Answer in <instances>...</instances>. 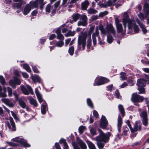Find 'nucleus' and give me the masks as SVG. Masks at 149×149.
Segmentation results:
<instances>
[{
	"mask_svg": "<svg viewBox=\"0 0 149 149\" xmlns=\"http://www.w3.org/2000/svg\"><path fill=\"white\" fill-rule=\"evenodd\" d=\"M115 22L117 32L118 33H125L126 32V28L127 25L129 30H132L133 29L135 33H138L139 31V28L138 26L136 24L135 21L130 19L127 12L124 13L122 20L124 26V28H123L122 24L120 23L118 18H115Z\"/></svg>",
	"mask_w": 149,
	"mask_h": 149,
	"instance_id": "f257e3e1",
	"label": "nucleus"
},
{
	"mask_svg": "<svg viewBox=\"0 0 149 149\" xmlns=\"http://www.w3.org/2000/svg\"><path fill=\"white\" fill-rule=\"evenodd\" d=\"M44 0H36L31 1L29 4H27L24 7L22 12L24 15H27L30 11L31 7L37 8L39 6L41 10H42L44 5L45 4L43 2Z\"/></svg>",
	"mask_w": 149,
	"mask_h": 149,
	"instance_id": "f03ea898",
	"label": "nucleus"
},
{
	"mask_svg": "<svg viewBox=\"0 0 149 149\" xmlns=\"http://www.w3.org/2000/svg\"><path fill=\"white\" fill-rule=\"evenodd\" d=\"M98 131L99 133V135L96 137V140L102 141L104 143L108 142L111 136L110 133L108 132L104 133L100 129H98Z\"/></svg>",
	"mask_w": 149,
	"mask_h": 149,
	"instance_id": "7ed1b4c3",
	"label": "nucleus"
},
{
	"mask_svg": "<svg viewBox=\"0 0 149 149\" xmlns=\"http://www.w3.org/2000/svg\"><path fill=\"white\" fill-rule=\"evenodd\" d=\"M35 93L39 102L40 103L42 102H43L41 106V111L42 114H45L46 110L47 109V104L45 101L42 99V95L37 88H36L35 89Z\"/></svg>",
	"mask_w": 149,
	"mask_h": 149,
	"instance_id": "20e7f679",
	"label": "nucleus"
},
{
	"mask_svg": "<svg viewBox=\"0 0 149 149\" xmlns=\"http://www.w3.org/2000/svg\"><path fill=\"white\" fill-rule=\"evenodd\" d=\"M146 82H147L148 84H149V80H145L143 79H138L137 80V85L139 87L138 89L139 91V94L145 93V90L143 87L145 86Z\"/></svg>",
	"mask_w": 149,
	"mask_h": 149,
	"instance_id": "39448f33",
	"label": "nucleus"
},
{
	"mask_svg": "<svg viewBox=\"0 0 149 149\" xmlns=\"http://www.w3.org/2000/svg\"><path fill=\"white\" fill-rule=\"evenodd\" d=\"M86 34H83L79 36L78 41V49H81V45L82 46V49H84L86 45Z\"/></svg>",
	"mask_w": 149,
	"mask_h": 149,
	"instance_id": "423d86ee",
	"label": "nucleus"
},
{
	"mask_svg": "<svg viewBox=\"0 0 149 149\" xmlns=\"http://www.w3.org/2000/svg\"><path fill=\"white\" fill-rule=\"evenodd\" d=\"M109 81V80L104 77H97L95 80V82L93 85L95 86H99L104 84V83L107 82Z\"/></svg>",
	"mask_w": 149,
	"mask_h": 149,
	"instance_id": "0eeeda50",
	"label": "nucleus"
},
{
	"mask_svg": "<svg viewBox=\"0 0 149 149\" xmlns=\"http://www.w3.org/2000/svg\"><path fill=\"white\" fill-rule=\"evenodd\" d=\"M143 10L147 15H144L141 13L138 15L139 18L142 20L146 18L148 15H149V5L147 3H145L144 5Z\"/></svg>",
	"mask_w": 149,
	"mask_h": 149,
	"instance_id": "6e6552de",
	"label": "nucleus"
},
{
	"mask_svg": "<svg viewBox=\"0 0 149 149\" xmlns=\"http://www.w3.org/2000/svg\"><path fill=\"white\" fill-rule=\"evenodd\" d=\"M144 98L142 96L138 95L137 93H134L132 96L131 100L134 103L142 102Z\"/></svg>",
	"mask_w": 149,
	"mask_h": 149,
	"instance_id": "1a4fd4ad",
	"label": "nucleus"
},
{
	"mask_svg": "<svg viewBox=\"0 0 149 149\" xmlns=\"http://www.w3.org/2000/svg\"><path fill=\"white\" fill-rule=\"evenodd\" d=\"M12 141L15 142H18L23 145L25 147H29L30 145L26 143V141L24 139L19 137H17L12 139Z\"/></svg>",
	"mask_w": 149,
	"mask_h": 149,
	"instance_id": "9d476101",
	"label": "nucleus"
},
{
	"mask_svg": "<svg viewBox=\"0 0 149 149\" xmlns=\"http://www.w3.org/2000/svg\"><path fill=\"white\" fill-rule=\"evenodd\" d=\"M77 24L78 26H86L87 24V17L86 16L84 15H82Z\"/></svg>",
	"mask_w": 149,
	"mask_h": 149,
	"instance_id": "9b49d317",
	"label": "nucleus"
},
{
	"mask_svg": "<svg viewBox=\"0 0 149 149\" xmlns=\"http://www.w3.org/2000/svg\"><path fill=\"white\" fill-rule=\"evenodd\" d=\"M108 124V122L106 117L102 115L100 120V126L103 129H105L107 126Z\"/></svg>",
	"mask_w": 149,
	"mask_h": 149,
	"instance_id": "f8f14e48",
	"label": "nucleus"
},
{
	"mask_svg": "<svg viewBox=\"0 0 149 149\" xmlns=\"http://www.w3.org/2000/svg\"><path fill=\"white\" fill-rule=\"evenodd\" d=\"M141 127L139 124L137 122H135L133 128L132 127L130 129L131 133H134L138 131H141Z\"/></svg>",
	"mask_w": 149,
	"mask_h": 149,
	"instance_id": "ddd939ff",
	"label": "nucleus"
},
{
	"mask_svg": "<svg viewBox=\"0 0 149 149\" xmlns=\"http://www.w3.org/2000/svg\"><path fill=\"white\" fill-rule=\"evenodd\" d=\"M10 121L11 126L10 125L9 123H7V126L8 127L10 131H15L16 129L15 126V124L12 118L11 117L10 118Z\"/></svg>",
	"mask_w": 149,
	"mask_h": 149,
	"instance_id": "4468645a",
	"label": "nucleus"
},
{
	"mask_svg": "<svg viewBox=\"0 0 149 149\" xmlns=\"http://www.w3.org/2000/svg\"><path fill=\"white\" fill-rule=\"evenodd\" d=\"M99 34L98 27V26H97L96 27L95 31L93 33L92 36L93 42L95 45L96 44L97 42L96 37L98 36Z\"/></svg>",
	"mask_w": 149,
	"mask_h": 149,
	"instance_id": "2eb2a0df",
	"label": "nucleus"
},
{
	"mask_svg": "<svg viewBox=\"0 0 149 149\" xmlns=\"http://www.w3.org/2000/svg\"><path fill=\"white\" fill-rule=\"evenodd\" d=\"M107 30L108 33H112L114 35H115L116 33L115 30L111 24H110L107 26Z\"/></svg>",
	"mask_w": 149,
	"mask_h": 149,
	"instance_id": "dca6fc26",
	"label": "nucleus"
},
{
	"mask_svg": "<svg viewBox=\"0 0 149 149\" xmlns=\"http://www.w3.org/2000/svg\"><path fill=\"white\" fill-rule=\"evenodd\" d=\"M56 33L57 34V38L61 40H63L64 38L63 35L61 33V30L60 28L58 29L56 31Z\"/></svg>",
	"mask_w": 149,
	"mask_h": 149,
	"instance_id": "f3484780",
	"label": "nucleus"
},
{
	"mask_svg": "<svg viewBox=\"0 0 149 149\" xmlns=\"http://www.w3.org/2000/svg\"><path fill=\"white\" fill-rule=\"evenodd\" d=\"M28 100L29 101L30 103L34 106L35 107H37L38 104L36 100L33 99L31 97L28 96L27 97Z\"/></svg>",
	"mask_w": 149,
	"mask_h": 149,
	"instance_id": "a211bd4d",
	"label": "nucleus"
},
{
	"mask_svg": "<svg viewBox=\"0 0 149 149\" xmlns=\"http://www.w3.org/2000/svg\"><path fill=\"white\" fill-rule=\"evenodd\" d=\"M1 101L8 106L10 107H13L14 106L13 104L10 101V100L7 99L2 98Z\"/></svg>",
	"mask_w": 149,
	"mask_h": 149,
	"instance_id": "6ab92c4d",
	"label": "nucleus"
},
{
	"mask_svg": "<svg viewBox=\"0 0 149 149\" xmlns=\"http://www.w3.org/2000/svg\"><path fill=\"white\" fill-rule=\"evenodd\" d=\"M24 97H22L20 98L18 100L19 105L23 108L26 107V104L24 102Z\"/></svg>",
	"mask_w": 149,
	"mask_h": 149,
	"instance_id": "aec40b11",
	"label": "nucleus"
},
{
	"mask_svg": "<svg viewBox=\"0 0 149 149\" xmlns=\"http://www.w3.org/2000/svg\"><path fill=\"white\" fill-rule=\"evenodd\" d=\"M31 77L32 80L34 82H40L41 81V79L40 78L36 75H31Z\"/></svg>",
	"mask_w": 149,
	"mask_h": 149,
	"instance_id": "412c9836",
	"label": "nucleus"
},
{
	"mask_svg": "<svg viewBox=\"0 0 149 149\" xmlns=\"http://www.w3.org/2000/svg\"><path fill=\"white\" fill-rule=\"evenodd\" d=\"M136 22L138 23L140 27L141 28L142 31L144 33H146L147 32V30L146 29L144 25L142 23H140V21L139 19H136Z\"/></svg>",
	"mask_w": 149,
	"mask_h": 149,
	"instance_id": "4be33fe9",
	"label": "nucleus"
},
{
	"mask_svg": "<svg viewBox=\"0 0 149 149\" xmlns=\"http://www.w3.org/2000/svg\"><path fill=\"white\" fill-rule=\"evenodd\" d=\"M78 144L81 149H86L87 146L85 143L81 140L78 141Z\"/></svg>",
	"mask_w": 149,
	"mask_h": 149,
	"instance_id": "5701e85b",
	"label": "nucleus"
},
{
	"mask_svg": "<svg viewBox=\"0 0 149 149\" xmlns=\"http://www.w3.org/2000/svg\"><path fill=\"white\" fill-rule=\"evenodd\" d=\"M98 27L102 34H106L108 33L107 30H106L103 27L102 25H100Z\"/></svg>",
	"mask_w": 149,
	"mask_h": 149,
	"instance_id": "b1692460",
	"label": "nucleus"
},
{
	"mask_svg": "<svg viewBox=\"0 0 149 149\" xmlns=\"http://www.w3.org/2000/svg\"><path fill=\"white\" fill-rule=\"evenodd\" d=\"M89 5V3L87 1H85L82 3V4L81 8L83 10H86L88 6Z\"/></svg>",
	"mask_w": 149,
	"mask_h": 149,
	"instance_id": "393cba45",
	"label": "nucleus"
},
{
	"mask_svg": "<svg viewBox=\"0 0 149 149\" xmlns=\"http://www.w3.org/2000/svg\"><path fill=\"white\" fill-rule=\"evenodd\" d=\"M118 109L123 117L125 115V111L123 105L121 104H119L118 106Z\"/></svg>",
	"mask_w": 149,
	"mask_h": 149,
	"instance_id": "a878e982",
	"label": "nucleus"
},
{
	"mask_svg": "<svg viewBox=\"0 0 149 149\" xmlns=\"http://www.w3.org/2000/svg\"><path fill=\"white\" fill-rule=\"evenodd\" d=\"M140 116L143 118H148L147 112L146 111H143L140 113Z\"/></svg>",
	"mask_w": 149,
	"mask_h": 149,
	"instance_id": "bb28decb",
	"label": "nucleus"
},
{
	"mask_svg": "<svg viewBox=\"0 0 149 149\" xmlns=\"http://www.w3.org/2000/svg\"><path fill=\"white\" fill-rule=\"evenodd\" d=\"M80 15L78 14H74L72 15L73 20L71 23H72L73 21L76 22L79 19Z\"/></svg>",
	"mask_w": 149,
	"mask_h": 149,
	"instance_id": "cd10ccee",
	"label": "nucleus"
},
{
	"mask_svg": "<svg viewBox=\"0 0 149 149\" xmlns=\"http://www.w3.org/2000/svg\"><path fill=\"white\" fill-rule=\"evenodd\" d=\"M97 141V144L100 149H102L104 146V144L102 143V141Z\"/></svg>",
	"mask_w": 149,
	"mask_h": 149,
	"instance_id": "c85d7f7f",
	"label": "nucleus"
},
{
	"mask_svg": "<svg viewBox=\"0 0 149 149\" xmlns=\"http://www.w3.org/2000/svg\"><path fill=\"white\" fill-rule=\"evenodd\" d=\"M87 143L90 149H96L94 145L91 141H88Z\"/></svg>",
	"mask_w": 149,
	"mask_h": 149,
	"instance_id": "c756f323",
	"label": "nucleus"
},
{
	"mask_svg": "<svg viewBox=\"0 0 149 149\" xmlns=\"http://www.w3.org/2000/svg\"><path fill=\"white\" fill-rule=\"evenodd\" d=\"M20 88L21 90L24 94L28 95L29 94V91L27 90L23 85H21Z\"/></svg>",
	"mask_w": 149,
	"mask_h": 149,
	"instance_id": "7c9ffc66",
	"label": "nucleus"
},
{
	"mask_svg": "<svg viewBox=\"0 0 149 149\" xmlns=\"http://www.w3.org/2000/svg\"><path fill=\"white\" fill-rule=\"evenodd\" d=\"M87 11L88 13L89 14H94L97 12V11L95 9L91 8L88 9Z\"/></svg>",
	"mask_w": 149,
	"mask_h": 149,
	"instance_id": "2f4dec72",
	"label": "nucleus"
},
{
	"mask_svg": "<svg viewBox=\"0 0 149 149\" xmlns=\"http://www.w3.org/2000/svg\"><path fill=\"white\" fill-rule=\"evenodd\" d=\"M22 6L21 3H16L14 4L13 7L15 9H20Z\"/></svg>",
	"mask_w": 149,
	"mask_h": 149,
	"instance_id": "473e14b6",
	"label": "nucleus"
},
{
	"mask_svg": "<svg viewBox=\"0 0 149 149\" xmlns=\"http://www.w3.org/2000/svg\"><path fill=\"white\" fill-rule=\"evenodd\" d=\"M87 104L88 105L92 108H93V106L92 102L91 100L89 98H88L87 100Z\"/></svg>",
	"mask_w": 149,
	"mask_h": 149,
	"instance_id": "72a5a7b5",
	"label": "nucleus"
},
{
	"mask_svg": "<svg viewBox=\"0 0 149 149\" xmlns=\"http://www.w3.org/2000/svg\"><path fill=\"white\" fill-rule=\"evenodd\" d=\"M23 68L28 72H30L31 70L29 65L26 64H24L23 65Z\"/></svg>",
	"mask_w": 149,
	"mask_h": 149,
	"instance_id": "f704fd0d",
	"label": "nucleus"
},
{
	"mask_svg": "<svg viewBox=\"0 0 149 149\" xmlns=\"http://www.w3.org/2000/svg\"><path fill=\"white\" fill-rule=\"evenodd\" d=\"M75 33V32L74 31H68V33L66 34L65 36L66 37L73 36L74 35Z\"/></svg>",
	"mask_w": 149,
	"mask_h": 149,
	"instance_id": "c9c22d12",
	"label": "nucleus"
},
{
	"mask_svg": "<svg viewBox=\"0 0 149 149\" xmlns=\"http://www.w3.org/2000/svg\"><path fill=\"white\" fill-rule=\"evenodd\" d=\"M113 38L111 35H109L107 36V41L109 43H111L113 41Z\"/></svg>",
	"mask_w": 149,
	"mask_h": 149,
	"instance_id": "e433bc0d",
	"label": "nucleus"
},
{
	"mask_svg": "<svg viewBox=\"0 0 149 149\" xmlns=\"http://www.w3.org/2000/svg\"><path fill=\"white\" fill-rule=\"evenodd\" d=\"M74 51V47L73 46L70 47L68 50V52L71 55H73Z\"/></svg>",
	"mask_w": 149,
	"mask_h": 149,
	"instance_id": "4c0bfd02",
	"label": "nucleus"
},
{
	"mask_svg": "<svg viewBox=\"0 0 149 149\" xmlns=\"http://www.w3.org/2000/svg\"><path fill=\"white\" fill-rule=\"evenodd\" d=\"M120 77L123 80H125L127 79V77H126V73L124 72H121L120 73Z\"/></svg>",
	"mask_w": 149,
	"mask_h": 149,
	"instance_id": "58836bf2",
	"label": "nucleus"
},
{
	"mask_svg": "<svg viewBox=\"0 0 149 149\" xmlns=\"http://www.w3.org/2000/svg\"><path fill=\"white\" fill-rule=\"evenodd\" d=\"M108 13V12L107 11H104L103 12H100L99 14V16L100 17H102L106 15H107Z\"/></svg>",
	"mask_w": 149,
	"mask_h": 149,
	"instance_id": "ea45409f",
	"label": "nucleus"
},
{
	"mask_svg": "<svg viewBox=\"0 0 149 149\" xmlns=\"http://www.w3.org/2000/svg\"><path fill=\"white\" fill-rule=\"evenodd\" d=\"M118 126H121L123 122L122 119L120 115L118 117Z\"/></svg>",
	"mask_w": 149,
	"mask_h": 149,
	"instance_id": "a19ab883",
	"label": "nucleus"
},
{
	"mask_svg": "<svg viewBox=\"0 0 149 149\" xmlns=\"http://www.w3.org/2000/svg\"><path fill=\"white\" fill-rule=\"evenodd\" d=\"M112 4L113 3L112 1L110 0H108L107 1L106 3L104 4L105 6H104V7H106L107 6H111Z\"/></svg>",
	"mask_w": 149,
	"mask_h": 149,
	"instance_id": "79ce46f5",
	"label": "nucleus"
},
{
	"mask_svg": "<svg viewBox=\"0 0 149 149\" xmlns=\"http://www.w3.org/2000/svg\"><path fill=\"white\" fill-rule=\"evenodd\" d=\"M64 45V42L62 41H60L57 42L56 44L57 46L61 47Z\"/></svg>",
	"mask_w": 149,
	"mask_h": 149,
	"instance_id": "37998d69",
	"label": "nucleus"
},
{
	"mask_svg": "<svg viewBox=\"0 0 149 149\" xmlns=\"http://www.w3.org/2000/svg\"><path fill=\"white\" fill-rule=\"evenodd\" d=\"M90 132L93 136L95 135L96 134V130L94 128H92L90 130Z\"/></svg>",
	"mask_w": 149,
	"mask_h": 149,
	"instance_id": "c03bdc74",
	"label": "nucleus"
},
{
	"mask_svg": "<svg viewBox=\"0 0 149 149\" xmlns=\"http://www.w3.org/2000/svg\"><path fill=\"white\" fill-rule=\"evenodd\" d=\"M85 129V127L83 126H80L79 128V133L81 134L82 133Z\"/></svg>",
	"mask_w": 149,
	"mask_h": 149,
	"instance_id": "a18cd8bd",
	"label": "nucleus"
},
{
	"mask_svg": "<svg viewBox=\"0 0 149 149\" xmlns=\"http://www.w3.org/2000/svg\"><path fill=\"white\" fill-rule=\"evenodd\" d=\"M142 120L143 125L145 126H147L148 124V118H143Z\"/></svg>",
	"mask_w": 149,
	"mask_h": 149,
	"instance_id": "49530a36",
	"label": "nucleus"
},
{
	"mask_svg": "<svg viewBox=\"0 0 149 149\" xmlns=\"http://www.w3.org/2000/svg\"><path fill=\"white\" fill-rule=\"evenodd\" d=\"M9 84L13 88H15L16 85L15 82L13 80H10L9 81Z\"/></svg>",
	"mask_w": 149,
	"mask_h": 149,
	"instance_id": "de8ad7c7",
	"label": "nucleus"
},
{
	"mask_svg": "<svg viewBox=\"0 0 149 149\" xmlns=\"http://www.w3.org/2000/svg\"><path fill=\"white\" fill-rule=\"evenodd\" d=\"M0 81L2 85H3L5 84V79L2 76H0Z\"/></svg>",
	"mask_w": 149,
	"mask_h": 149,
	"instance_id": "09e8293b",
	"label": "nucleus"
},
{
	"mask_svg": "<svg viewBox=\"0 0 149 149\" xmlns=\"http://www.w3.org/2000/svg\"><path fill=\"white\" fill-rule=\"evenodd\" d=\"M60 142L61 143H63L64 146H65L68 145L67 143L63 139H61L60 141Z\"/></svg>",
	"mask_w": 149,
	"mask_h": 149,
	"instance_id": "8fccbe9b",
	"label": "nucleus"
},
{
	"mask_svg": "<svg viewBox=\"0 0 149 149\" xmlns=\"http://www.w3.org/2000/svg\"><path fill=\"white\" fill-rule=\"evenodd\" d=\"M7 90L9 96H11L12 94V89L9 87L7 88Z\"/></svg>",
	"mask_w": 149,
	"mask_h": 149,
	"instance_id": "3c124183",
	"label": "nucleus"
},
{
	"mask_svg": "<svg viewBox=\"0 0 149 149\" xmlns=\"http://www.w3.org/2000/svg\"><path fill=\"white\" fill-rule=\"evenodd\" d=\"M51 9V5L49 4H48L46 7V12L49 13L50 12Z\"/></svg>",
	"mask_w": 149,
	"mask_h": 149,
	"instance_id": "603ef678",
	"label": "nucleus"
},
{
	"mask_svg": "<svg viewBox=\"0 0 149 149\" xmlns=\"http://www.w3.org/2000/svg\"><path fill=\"white\" fill-rule=\"evenodd\" d=\"M93 114L94 116L96 118H97L99 117V115L97 112L95 110L93 111Z\"/></svg>",
	"mask_w": 149,
	"mask_h": 149,
	"instance_id": "864d4df0",
	"label": "nucleus"
},
{
	"mask_svg": "<svg viewBox=\"0 0 149 149\" xmlns=\"http://www.w3.org/2000/svg\"><path fill=\"white\" fill-rule=\"evenodd\" d=\"M11 112L12 113V115L13 116V117H14V119H15L17 120L18 119V117L16 114H15L14 112L12 111H11Z\"/></svg>",
	"mask_w": 149,
	"mask_h": 149,
	"instance_id": "5fc2aeb1",
	"label": "nucleus"
},
{
	"mask_svg": "<svg viewBox=\"0 0 149 149\" xmlns=\"http://www.w3.org/2000/svg\"><path fill=\"white\" fill-rule=\"evenodd\" d=\"M26 87L27 88L28 90V91L29 92H31L32 94H33V93L32 92V90L31 87L30 86H29L28 85H26Z\"/></svg>",
	"mask_w": 149,
	"mask_h": 149,
	"instance_id": "6e6d98bb",
	"label": "nucleus"
},
{
	"mask_svg": "<svg viewBox=\"0 0 149 149\" xmlns=\"http://www.w3.org/2000/svg\"><path fill=\"white\" fill-rule=\"evenodd\" d=\"M15 82L17 85H19L20 84L21 81L20 80L17 78H15L14 79Z\"/></svg>",
	"mask_w": 149,
	"mask_h": 149,
	"instance_id": "4d7b16f0",
	"label": "nucleus"
},
{
	"mask_svg": "<svg viewBox=\"0 0 149 149\" xmlns=\"http://www.w3.org/2000/svg\"><path fill=\"white\" fill-rule=\"evenodd\" d=\"M127 84L126 82H124L120 87L121 88L125 87L127 86Z\"/></svg>",
	"mask_w": 149,
	"mask_h": 149,
	"instance_id": "13d9d810",
	"label": "nucleus"
},
{
	"mask_svg": "<svg viewBox=\"0 0 149 149\" xmlns=\"http://www.w3.org/2000/svg\"><path fill=\"white\" fill-rule=\"evenodd\" d=\"M128 130V128L127 127H125V129H124V130L123 131V134L124 135H126L127 132Z\"/></svg>",
	"mask_w": 149,
	"mask_h": 149,
	"instance_id": "bf43d9fd",
	"label": "nucleus"
},
{
	"mask_svg": "<svg viewBox=\"0 0 149 149\" xmlns=\"http://www.w3.org/2000/svg\"><path fill=\"white\" fill-rule=\"evenodd\" d=\"M126 124L129 127L130 129L132 128V126L130 124V121L129 120H127L126 122Z\"/></svg>",
	"mask_w": 149,
	"mask_h": 149,
	"instance_id": "052dcab7",
	"label": "nucleus"
},
{
	"mask_svg": "<svg viewBox=\"0 0 149 149\" xmlns=\"http://www.w3.org/2000/svg\"><path fill=\"white\" fill-rule=\"evenodd\" d=\"M98 40L100 44L103 45L104 44V42L103 40L102 39L101 40L100 38L99 37H98Z\"/></svg>",
	"mask_w": 149,
	"mask_h": 149,
	"instance_id": "680f3d73",
	"label": "nucleus"
},
{
	"mask_svg": "<svg viewBox=\"0 0 149 149\" xmlns=\"http://www.w3.org/2000/svg\"><path fill=\"white\" fill-rule=\"evenodd\" d=\"M56 37V35L54 34H52L50 35L49 38L50 40H52Z\"/></svg>",
	"mask_w": 149,
	"mask_h": 149,
	"instance_id": "e2e57ef3",
	"label": "nucleus"
},
{
	"mask_svg": "<svg viewBox=\"0 0 149 149\" xmlns=\"http://www.w3.org/2000/svg\"><path fill=\"white\" fill-rule=\"evenodd\" d=\"M22 74L23 77L25 78H27L29 76L26 73L23 72L22 73Z\"/></svg>",
	"mask_w": 149,
	"mask_h": 149,
	"instance_id": "0e129e2a",
	"label": "nucleus"
},
{
	"mask_svg": "<svg viewBox=\"0 0 149 149\" xmlns=\"http://www.w3.org/2000/svg\"><path fill=\"white\" fill-rule=\"evenodd\" d=\"M71 40V39L70 38L68 39L65 40V46H67L70 42Z\"/></svg>",
	"mask_w": 149,
	"mask_h": 149,
	"instance_id": "69168bd1",
	"label": "nucleus"
},
{
	"mask_svg": "<svg viewBox=\"0 0 149 149\" xmlns=\"http://www.w3.org/2000/svg\"><path fill=\"white\" fill-rule=\"evenodd\" d=\"M113 85L112 84L108 86L107 87V90L108 91H111L112 89Z\"/></svg>",
	"mask_w": 149,
	"mask_h": 149,
	"instance_id": "338daca9",
	"label": "nucleus"
},
{
	"mask_svg": "<svg viewBox=\"0 0 149 149\" xmlns=\"http://www.w3.org/2000/svg\"><path fill=\"white\" fill-rule=\"evenodd\" d=\"M55 146L56 149H61L58 143H56L55 144Z\"/></svg>",
	"mask_w": 149,
	"mask_h": 149,
	"instance_id": "774afa93",
	"label": "nucleus"
}]
</instances>
